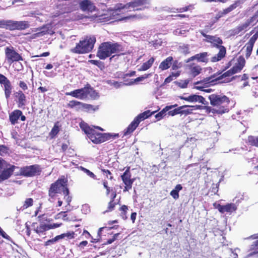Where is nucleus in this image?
Here are the masks:
<instances>
[{"mask_svg": "<svg viewBox=\"0 0 258 258\" xmlns=\"http://www.w3.org/2000/svg\"><path fill=\"white\" fill-rule=\"evenodd\" d=\"M63 193L64 199L70 205L72 201V198L69 195V190L67 187V180L64 178L57 179L54 183H52L49 190V196L54 198L58 194Z\"/></svg>", "mask_w": 258, "mask_h": 258, "instance_id": "1", "label": "nucleus"}, {"mask_svg": "<svg viewBox=\"0 0 258 258\" xmlns=\"http://www.w3.org/2000/svg\"><path fill=\"white\" fill-rule=\"evenodd\" d=\"M208 98L212 106L219 107L216 110H213V113L223 114L229 111L227 106L230 101L227 96L213 94Z\"/></svg>", "mask_w": 258, "mask_h": 258, "instance_id": "2", "label": "nucleus"}, {"mask_svg": "<svg viewBox=\"0 0 258 258\" xmlns=\"http://www.w3.org/2000/svg\"><path fill=\"white\" fill-rule=\"evenodd\" d=\"M121 51V46L117 43L110 42H104L100 45L97 56L101 59H104L112 53H119Z\"/></svg>", "mask_w": 258, "mask_h": 258, "instance_id": "3", "label": "nucleus"}, {"mask_svg": "<svg viewBox=\"0 0 258 258\" xmlns=\"http://www.w3.org/2000/svg\"><path fill=\"white\" fill-rule=\"evenodd\" d=\"M95 42L96 37L94 36H87L83 40L80 41L71 51L77 54L89 52L93 48Z\"/></svg>", "mask_w": 258, "mask_h": 258, "instance_id": "4", "label": "nucleus"}, {"mask_svg": "<svg viewBox=\"0 0 258 258\" xmlns=\"http://www.w3.org/2000/svg\"><path fill=\"white\" fill-rule=\"evenodd\" d=\"M258 22V15L255 14L252 17L246 20L244 22L241 23L233 30V33L235 35L243 34L248 29L254 25Z\"/></svg>", "mask_w": 258, "mask_h": 258, "instance_id": "5", "label": "nucleus"}, {"mask_svg": "<svg viewBox=\"0 0 258 258\" xmlns=\"http://www.w3.org/2000/svg\"><path fill=\"white\" fill-rule=\"evenodd\" d=\"M92 132L93 133H90V135L88 136V138L95 144H100L111 138L115 139L118 137V134L99 133L96 132L94 130Z\"/></svg>", "mask_w": 258, "mask_h": 258, "instance_id": "6", "label": "nucleus"}, {"mask_svg": "<svg viewBox=\"0 0 258 258\" xmlns=\"http://www.w3.org/2000/svg\"><path fill=\"white\" fill-rule=\"evenodd\" d=\"M29 27L27 21L5 20L4 28L10 30H24Z\"/></svg>", "mask_w": 258, "mask_h": 258, "instance_id": "7", "label": "nucleus"}, {"mask_svg": "<svg viewBox=\"0 0 258 258\" xmlns=\"http://www.w3.org/2000/svg\"><path fill=\"white\" fill-rule=\"evenodd\" d=\"M6 59L8 62L11 64L14 61L22 60V57L17 53L13 47H6L5 49Z\"/></svg>", "mask_w": 258, "mask_h": 258, "instance_id": "8", "label": "nucleus"}, {"mask_svg": "<svg viewBox=\"0 0 258 258\" xmlns=\"http://www.w3.org/2000/svg\"><path fill=\"white\" fill-rule=\"evenodd\" d=\"M40 172V167L37 165L26 166L21 169V174L28 177L39 174Z\"/></svg>", "mask_w": 258, "mask_h": 258, "instance_id": "9", "label": "nucleus"}, {"mask_svg": "<svg viewBox=\"0 0 258 258\" xmlns=\"http://www.w3.org/2000/svg\"><path fill=\"white\" fill-rule=\"evenodd\" d=\"M215 75H214L210 77H207L203 80L195 82L194 83V88L199 90H203V89L209 87L212 83L215 82Z\"/></svg>", "mask_w": 258, "mask_h": 258, "instance_id": "10", "label": "nucleus"}, {"mask_svg": "<svg viewBox=\"0 0 258 258\" xmlns=\"http://www.w3.org/2000/svg\"><path fill=\"white\" fill-rule=\"evenodd\" d=\"M88 87H84L79 89H76L70 92H67L66 95L71 96L76 98L83 100L88 97Z\"/></svg>", "mask_w": 258, "mask_h": 258, "instance_id": "11", "label": "nucleus"}, {"mask_svg": "<svg viewBox=\"0 0 258 258\" xmlns=\"http://www.w3.org/2000/svg\"><path fill=\"white\" fill-rule=\"evenodd\" d=\"M146 3L147 0H135L124 5L120 4V6L118 7V9H128L130 8H133L134 10H142V8L140 7Z\"/></svg>", "mask_w": 258, "mask_h": 258, "instance_id": "12", "label": "nucleus"}, {"mask_svg": "<svg viewBox=\"0 0 258 258\" xmlns=\"http://www.w3.org/2000/svg\"><path fill=\"white\" fill-rule=\"evenodd\" d=\"M201 33L204 37H205L204 41L211 43L213 47H216L219 48L220 46H222L221 44L223 43V41L220 38L217 37V36L207 35L202 31H201Z\"/></svg>", "mask_w": 258, "mask_h": 258, "instance_id": "13", "label": "nucleus"}, {"mask_svg": "<svg viewBox=\"0 0 258 258\" xmlns=\"http://www.w3.org/2000/svg\"><path fill=\"white\" fill-rule=\"evenodd\" d=\"M15 168L16 167L14 165L6 164L5 167L3 169L0 174V182L9 178L13 174Z\"/></svg>", "mask_w": 258, "mask_h": 258, "instance_id": "14", "label": "nucleus"}, {"mask_svg": "<svg viewBox=\"0 0 258 258\" xmlns=\"http://www.w3.org/2000/svg\"><path fill=\"white\" fill-rule=\"evenodd\" d=\"M125 169V171L120 176L122 181L124 184H130L133 185L136 178H132L130 167H127Z\"/></svg>", "mask_w": 258, "mask_h": 258, "instance_id": "15", "label": "nucleus"}, {"mask_svg": "<svg viewBox=\"0 0 258 258\" xmlns=\"http://www.w3.org/2000/svg\"><path fill=\"white\" fill-rule=\"evenodd\" d=\"M186 68L189 75L193 77L199 75L202 71V68L195 63L186 65Z\"/></svg>", "mask_w": 258, "mask_h": 258, "instance_id": "16", "label": "nucleus"}, {"mask_svg": "<svg viewBox=\"0 0 258 258\" xmlns=\"http://www.w3.org/2000/svg\"><path fill=\"white\" fill-rule=\"evenodd\" d=\"M216 208L222 213L225 212L232 213L237 209V206L233 203L228 204L225 205L218 204Z\"/></svg>", "mask_w": 258, "mask_h": 258, "instance_id": "17", "label": "nucleus"}, {"mask_svg": "<svg viewBox=\"0 0 258 258\" xmlns=\"http://www.w3.org/2000/svg\"><path fill=\"white\" fill-rule=\"evenodd\" d=\"M20 117L22 121H24L26 119L25 116L22 115V112L19 110H14L9 116L10 120L12 124L17 123Z\"/></svg>", "mask_w": 258, "mask_h": 258, "instance_id": "18", "label": "nucleus"}, {"mask_svg": "<svg viewBox=\"0 0 258 258\" xmlns=\"http://www.w3.org/2000/svg\"><path fill=\"white\" fill-rule=\"evenodd\" d=\"M181 98L190 102H199L205 105L208 104V102L203 96L196 94L191 95L187 97H182Z\"/></svg>", "mask_w": 258, "mask_h": 258, "instance_id": "19", "label": "nucleus"}, {"mask_svg": "<svg viewBox=\"0 0 258 258\" xmlns=\"http://www.w3.org/2000/svg\"><path fill=\"white\" fill-rule=\"evenodd\" d=\"M233 75L232 72L230 70L227 71V72L223 73L222 75L218 77L215 78V82L217 81L222 80L220 82L221 83H229L231 82L232 80L234 79L236 76L233 77L231 78H230L229 77Z\"/></svg>", "mask_w": 258, "mask_h": 258, "instance_id": "20", "label": "nucleus"}, {"mask_svg": "<svg viewBox=\"0 0 258 258\" xmlns=\"http://www.w3.org/2000/svg\"><path fill=\"white\" fill-rule=\"evenodd\" d=\"M245 59L241 57L238 58L237 62L230 69L233 75L240 72L245 65Z\"/></svg>", "mask_w": 258, "mask_h": 258, "instance_id": "21", "label": "nucleus"}, {"mask_svg": "<svg viewBox=\"0 0 258 258\" xmlns=\"http://www.w3.org/2000/svg\"><path fill=\"white\" fill-rule=\"evenodd\" d=\"M80 6L81 10L83 11L93 12L95 9V7L93 4L89 0H84L81 2Z\"/></svg>", "mask_w": 258, "mask_h": 258, "instance_id": "22", "label": "nucleus"}, {"mask_svg": "<svg viewBox=\"0 0 258 258\" xmlns=\"http://www.w3.org/2000/svg\"><path fill=\"white\" fill-rule=\"evenodd\" d=\"M74 232H68L66 233L61 234L59 235H57L55 236L54 238L52 239L49 240L46 242V244H49L50 243H54L60 239L64 238L65 237H67L69 239H72L74 238Z\"/></svg>", "mask_w": 258, "mask_h": 258, "instance_id": "23", "label": "nucleus"}, {"mask_svg": "<svg viewBox=\"0 0 258 258\" xmlns=\"http://www.w3.org/2000/svg\"><path fill=\"white\" fill-rule=\"evenodd\" d=\"M140 122V120L136 117L128 126L126 129L124 130V135L126 136L133 132L138 126Z\"/></svg>", "mask_w": 258, "mask_h": 258, "instance_id": "24", "label": "nucleus"}, {"mask_svg": "<svg viewBox=\"0 0 258 258\" xmlns=\"http://www.w3.org/2000/svg\"><path fill=\"white\" fill-rule=\"evenodd\" d=\"M32 227H33L34 231L38 234H40L51 229L50 225L43 223H41L39 225H38L37 223H33Z\"/></svg>", "mask_w": 258, "mask_h": 258, "instance_id": "25", "label": "nucleus"}, {"mask_svg": "<svg viewBox=\"0 0 258 258\" xmlns=\"http://www.w3.org/2000/svg\"><path fill=\"white\" fill-rule=\"evenodd\" d=\"M15 96L17 100L19 107H21L25 105L26 102V97L25 95L22 91H18L15 93Z\"/></svg>", "mask_w": 258, "mask_h": 258, "instance_id": "26", "label": "nucleus"}, {"mask_svg": "<svg viewBox=\"0 0 258 258\" xmlns=\"http://www.w3.org/2000/svg\"><path fill=\"white\" fill-rule=\"evenodd\" d=\"M173 61V57L168 56L160 63L159 66V69L161 71L167 70L171 66Z\"/></svg>", "mask_w": 258, "mask_h": 258, "instance_id": "27", "label": "nucleus"}, {"mask_svg": "<svg viewBox=\"0 0 258 258\" xmlns=\"http://www.w3.org/2000/svg\"><path fill=\"white\" fill-rule=\"evenodd\" d=\"M219 51L218 53L211 58V61L214 62H217L220 60L225 56L226 51L225 47L223 46H221L219 47Z\"/></svg>", "mask_w": 258, "mask_h": 258, "instance_id": "28", "label": "nucleus"}, {"mask_svg": "<svg viewBox=\"0 0 258 258\" xmlns=\"http://www.w3.org/2000/svg\"><path fill=\"white\" fill-rule=\"evenodd\" d=\"M177 106V104H174L173 105H170V106H167L165 107L162 111H161L160 112L156 114L155 117L158 119L160 120L162 118H163L164 116H166L167 113L166 114V112L169 111V110L171 109L173 107H175Z\"/></svg>", "mask_w": 258, "mask_h": 258, "instance_id": "29", "label": "nucleus"}, {"mask_svg": "<svg viewBox=\"0 0 258 258\" xmlns=\"http://www.w3.org/2000/svg\"><path fill=\"white\" fill-rule=\"evenodd\" d=\"M196 105L189 106V105H183L180 106L181 114L187 115L192 113L194 110H197L195 107Z\"/></svg>", "mask_w": 258, "mask_h": 258, "instance_id": "30", "label": "nucleus"}, {"mask_svg": "<svg viewBox=\"0 0 258 258\" xmlns=\"http://www.w3.org/2000/svg\"><path fill=\"white\" fill-rule=\"evenodd\" d=\"M3 86L5 97L8 99L10 98L12 93V86L10 81L3 84Z\"/></svg>", "mask_w": 258, "mask_h": 258, "instance_id": "31", "label": "nucleus"}, {"mask_svg": "<svg viewBox=\"0 0 258 258\" xmlns=\"http://www.w3.org/2000/svg\"><path fill=\"white\" fill-rule=\"evenodd\" d=\"M155 59L154 57L150 58L147 62H144L142 66L139 68V71H145L149 69L151 67L153 62H154Z\"/></svg>", "mask_w": 258, "mask_h": 258, "instance_id": "32", "label": "nucleus"}, {"mask_svg": "<svg viewBox=\"0 0 258 258\" xmlns=\"http://www.w3.org/2000/svg\"><path fill=\"white\" fill-rule=\"evenodd\" d=\"M241 0H238L236 1L234 4L230 5L229 7L227 8L224 9L223 11V14H227V13L231 12L234 9H236L237 7L240 6V5L241 4Z\"/></svg>", "mask_w": 258, "mask_h": 258, "instance_id": "33", "label": "nucleus"}, {"mask_svg": "<svg viewBox=\"0 0 258 258\" xmlns=\"http://www.w3.org/2000/svg\"><path fill=\"white\" fill-rule=\"evenodd\" d=\"M255 42V41L250 38L248 42L245 44V47L246 48V57H249L250 55Z\"/></svg>", "mask_w": 258, "mask_h": 258, "instance_id": "34", "label": "nucleus"}, {"mask_svg": "<svg viewBox=\"0 0 258 258\" xmlns=\"http://www.w3.org/2000/svg\"><path fill=\"white\" fill-rule=\"evenodd\" d=\"M208 53L207 52H203L199 54H197L195 55V57L196 59L199 62H208Z\"/></svg>", "mask_w": 258, "mask_h": 258, "instance_id": "35", "label": "nucleus"}, {"mask_svg": "<svg viewBox=\"0 0 258 258\" xmlns=\"http://www.w3.org/2000/svg\"><path fill=\"white\" fill-rule=\"evenodd\" d=\"M247 141L249 145L258 148V136H249Z\"/></svg>", "mask_w": 258, "mask_h": 258, "instance_id": "36", "label": "nucleus"}, {"mask_svg": "<svg viewBox=\"0 0 258 258\" xmlns=\"http://www.w3.org/2000/svg\"><path fill=\"white\" fill-rule=\"evenodd\" d=\"M81 128L85 132V133L88 136L90 135V133H93L94 129L89 126L86 123L84 122H81L80 124Z\"/></svg>", "mask_w": 258, "mask_h": 258, "instance_id": "37", "label": "nucleus"}, {"mask_svg": "<svg viewBox=\"0 0 258 258\" xmlns=\"http://www.w3.org/2000/svg\"><path fill=\"white\" fill-rule=\"evenodd\" d=\"M154 111L151 112L150 110L146 111L142 113H140L138 115L137 117L140 120V121L145 119L148 117L151 116L153 113H154Z\"/></svg>", "mask_w": 258, "mask_h": 258, "instance_id": "38", "label": "nucleus"}, {"mask_svg": "<svg viewBox=\"0 0 258 258\" xmlns=\"http://www.w3.org/2000/svg\"><path fill=\"white\" fill-rule=\"evenodd\" d=\"M251 237L253 239L258 238V234H254L251 236ZM255 243V251L253 252L252 254H249L247 255V257H250L251 256L254 255L255 256H258V240H256L254 242Z\"/></svg>", "mask_w": 258, "mask_h": 258, "instance_id": "39", "label": "nucleus"}, {"mask_svg": "<svg viewBox=\"0 0 258 258\" xmlns=\"http://www.w3.org/2000/svg\"><path fill=\"white\" fill-rule=\"evenodd\" d=\"M150 75L151 74H145L143 76H142L141 77H139L136 78V79H134V80L132 81L130 83L126 84V85H131L134 84L135 83H137V82H140V81H142L144 80H145V79H147V78H149V76H150Z\"/></svg>", "mask_w": 258, "mask_h": 258, "instance_id": "40", "label": "nucleus"}, {"mask_svg": "<svg viewBox=\"0 0 258 258\" xmlns=\"http://www.w3.org/2000/svg\"><path fill=\"white\" fill-rule=\"evenodd\" d=\"M195 107L196 108H197V110L198 109H205L206 110V112L207 113H209L211 112L213 113V110H216V109L212 108L211 107L207 106H202V105H196Z\"/></svg>", "mask_w": 258, "mask_h": 258, "instance_id": "41", "label": "nucleus"}, {"mask_svg": "<svg viewBox=\"0 0 258 258\" xmlns=\"http://www.w3.org/2000/svg\"><path fill=\"white\" fill-rule=\"evenodd\" d=\"M33 203V199L32 198L27 199L25 200L24 205L21 208V209L23 210L24 209H26L28 208V207L32 206Z\"/></svg>", "mask_w": 258, "mask_h": 258, "instance_id": "42", "label": "nucleus"}, {"mask_svg": "<svg viewBox=\"0 0 258 258\" xmlns=\"http://www.w3.org/2000/svg\"><path fill=\"white\" fill-rule=\"evenodd\" d=\"M182 108H180V106L175 108L172 110H169L168 111L167 114L168 116H174L176 114H181V109Z\"/></svg>", "mask_w": 258, "mask_h": 258, "instance_id": "43", "label": "nucleus"}, {"mask_svg": "<svg viewBox=\"0 0 258 258\" xmlns=\"http://www.w3.org/2000/svg\"><path fill=\"white\" fill-rule=\"evenodd\" d=\"M82 111H90L91 110L95 111L97 108H95L93 106L88 104L86 103H84Z\"/></svg>", "mask_w": 258, "mask_h": 258, "instance_id": "44", "label": "nucleus"}, {"mask_svg": "<svg viewBox=\"0 0 258 258\" xmlns=\"http://www.w3.org/2000/svg\"><path fill=\"white\" fill-rule=\"evenodd\" d=\"M59 132V128L58 126L55 124L54 126L52 128L51 132H50V136L53 138L54 136H55Z\"/></svg>", "mask_w": 258, "mask_h": 258, "instance_id": "45", "label": "nucleus"}, {"mask_svg": "<svg viewBox=\"0 0 258 258\" xmlns=\"http://www.w3.org/2000/svg\"><path fill=\"white\" fill-rule=\"evenodd\" d=\"M88 90L89 91L88 93V96H90L93 98H96V97H98V93L94 90L92 88L88 87Z\"/></svg>", "mask_w": 258, "mask_h": 258, "instance_id": "46", "label": "nucleus"}, {"mask_svg": "<svg viewBox=\"0 0 258 258\" xmlns=\"http://www.w3.org/2000/svg\"><path fill=\"white\" fill-rule=\"evenodd\" d=\"M181 63L179 62L177 60L173 61L171 64L172 69L173 70H176L181 67Z\"/></svg>", "mask_w": 258, "mask_h": 258, "instance_id": "47", "label": "nucleus"}, {"mask_svg": "<svg viewBox=\"0 0 258 258\" xmlns=\"http://www.w3.org/2000/svg\"><path fill=\"white\" fill-rule=\"evenodd\" d=\"M102 172L103 174L107 178L109 179L110 180H112L113 179V176L111 175V173L110 171L108 170L102 169Z\"/></svg>", "mask_w": 258, "mask_h": 258, "instance_id": "48", "label": "nucleus"}, {"mask_svg": "<svg viewBox=\"0 0 258 258\" xmlns=\"http://www.w3.org/2000/svg\"><path fill=\"white\" fill-rule=\"evenodd\" d=\"M81 169H82V171H83L85 173H86L90 177H91L93 179L96 178V175L93 172L90 171L89 170L86 169L82 167H81Z\"/></svg>", "mask_w": 258, "mask_h": 258, "instance_id": "49", "label": "nucleus"}, {"mask_svg": "<svg viewBox=\"0 0 258 258\" xmlns=\"http://www.w3.org/2000/svg\"><path fill=\"white\" fill-rule=\"evenodd\" d=\"M255 30V33L250 38L252 40H253L254 41H256L257 39L258 38V26L254 28V30H252L250 33V34H252L254 31Z\"/></svg>", "mask_w": 258, "mask_h": 258, "instance_id": "50", "label": "nucleus"}, {"mask_svg": "<svg viewBox=\"0 0 258 258\" xmlns=\"http://www.w3.org/2000/svg\"><path fill=\"white\" fill-rule=\"evenodd\" d=\"M8 148L5 145H0V155H3L8 152Z\"/></svg>", "mask_w": 258, "mask_h": 258, "instance_id": "51", "label": "nucleus"}, {"mask_svg": "<svg viewBox=\"0 0 258 258\" xmlns=\"http://www.w3.org/2000/svg\"><path fill=\"white\" fill-rule=\"evenodd\" d=\"M12 137L15 140L16 144L20 145L21 143L20 140L18 139V135L17 132H13L11 134Z\"/></svg>", "mask_w": 258, "mask_h": 258, "instance_id": "52", "label": "nucleus"}, {"mask_svg": "<svg viewBox=\"0 0 258 258\" xmlns=\"http://www.w3.org/2000/svg\"><path fill=\"white\" fill-rule=\"evenodd\" d=\"M9 80L4 75L0 74V84L3 85L7 83Z\"/></svg>", "mask_w": 258, "mask_h": 258, "instance_id": "53", "label": "nucleus"}, {"mask_svg": "<svg viewBox=\"0 0 258 258\" xmlns=\"http://www.w3.org/2000/svg\"><path fill=\"white\" fill-rule=\"evenodd\" d=\"M0 235L4 238L10 240V237L1 228H0Z\"/></svg>", "mask_w": 258, "mask_h": 258, "instance_id": "54", "label": "nucleus"}, {"mask_svg": "<svg viewBox=\"0 0 258 258\" xmlns=\"http://www.w3.org/2000/svg\"><path fill=\"white\" fill-rule=\"evenodd\" d=\"M188 81L186 80L179 83V86L182 88H185L187 86Z\"/></svg>", "mask_w": 258, "mask_h": 258, "instance_id": "55", "label": "nucleus"}, {"mask_svg": "<svg viewBox=\"0 0 258 258\" xmlns=\"http://www.w3.org/2000/svg\"><path fill=\"white\" fill-rule=\"evenodd\" d=\"M79 101H75V100H72L69 102V105L72 108H76L77 106V105L78 104Z\"/></svg>", "mask_w": 258, "mask_h": 258, "instance_id": "56", "label": "nucleus"}, {"mask_svg": "<svg viewBox=\"0 0 258 258\" xmlns=\"http://www.w3.org/2000/svg\"><path fill=\"white\" fill-rule=\"evenodd\" d=\"M115 204L113 203V201H111L108 204V210L106 212L111 211L113 210L115 207Z\"/></svg>", "mask_w": 258, "mask_h": 258, "instance_id": "57", "label": "nucleus"}, {"mask_svg": "<svg viewBox=\"0 0 258 258\" xmlns=\"http://www.w3.org/2000/svg\"><path fill=\"white\" fill-rule=\"evenodd\" d=\"M170 195L173 197V198L175 200H176L178 199L179 198V194L178 192H177L176 191H175L174 189H173L170 192Z\"/></svg>", "mask_w": 258, "mask_h": 258, "instance_id": "58", "label": "nucleus"}, {"mask_svg": "<svg viewBox=\"0 0 258 258\" xmlns=\"http://www.w3.org/2000/svg\"><path fill=\"white\" fill-rule=\"evenodd\" d=\"M19 86L21 88H22L24 91L27 90L28 89V87L27 84L23 81H21L19 82Z\"/></svg>", "mask_w": 258, "mask_h": 258, "instance_id": "59", "label": "nucleus"}, {"mask_svg": "<svg viewBox=\"0 0 258 258\" xmlns=\"http://www.w3.org/2000/svg\"><path fill=\"white\" fill-rule=\"evenodd\" d=\"M119 235V233H116L113 235V237L112 239H108L107 241V243L110 244L113 242L117 238V237Z\"/></svg>", "mask_w": 258, "mask_h": 258, "instance_id": "60", "label": "nucleus"}, {"mask_svg": "<svg viewBox=\"0 0 258 258\" xmlns=\"http://www.w3.org/2000/svg\"><path fill=\"white\" fill-rule=\"evenodd\" d=\"M7 163L4 161L0 160V172L2 171L3 169L5 167Z\"/></svg>", "mask_w": 258, "mask_h": 258, "instance_id": "61", "label": "nucleus"}, {"mask_svg": "<svg viewBox=\"0 0 258 258\" xmlns=\"http://www.w3.org/2000/svg\"><path fill=\"white\" fill-rule=\"evenodd\" d=\"M142 18V16L140 15H133L129 17H126L125 19H140Z\"/></svg>", "mask_w": 258, "mask_h": 258, "instance_id": "62", "label": "nucleus"}, {"mask_svg": "<svg viewBox=\"0 0 258 258\" xmlns=\"http://www.w3.org/2000/svg\"><path fill=\"white\" fill-rule=\"evenodd\" d=\"M84 105V103L79 102L78 104L77 105V107L76 108V109L78 111H82L83 107Z\"/></svg>", "mask_w": 258, "mask_h": 258, "instance_id": "63", "label": "nucleus"}, {"mask_svg": "<svg viewBox=\"0 0 258 258\" xmlns=\"http://www.w3.org/2000/svg\"><path fill=\"white\" fill-rule=\"evenodd\" d=\"M124 188L123 190V192H126L131 189L132 188V185L130 184H124Z\"/></svg>", "mask_w": 258, "mask_h": 258, "instance_id": "64", "label": "nucleus"}]
</instances>
